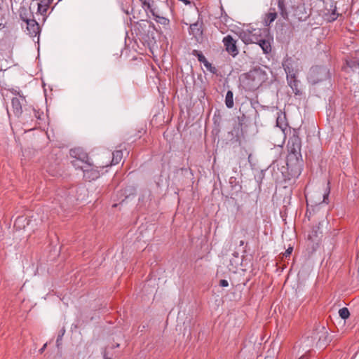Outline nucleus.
Instances as JSON below:
<instances>
[{
    "label": "nucleus",
    "instance_id": "obj_19",
    "mask_svg": "<svg viewBox=\"0 0 359 359\" xmlns=\"http://www.w3.org/2000/svg\"><path fill=\"white\" fill-rule=\"evenodd\" d=\"M338 15L339 14L336 13V7L334 6L332 13L330 15L329 18H327V20L330 22L334 21L337 18Z\"/></svg>",
    "mask_w": 359,
    "mask_h": 359
},
{
    "label": "nucleus",
    "instance_id": "obj_9",
    "mask_svg": "<svg viewBox=\"0 0 359 359\" xmlns=\"http://www.w3.org/2000/svg\"><path fill=\"white\" fill-rule=\"evenodd\" d=\"M189 32L198 40L203 34V22L197 21L195 23L191 24Z\"/></svg>",
    "mask_w": 359,
    "mask_h": 359
},
{
    "label": "nucleus",
    "instance_id": "obj_4",
    "mask_svg": "<svg viewBox=\"0 0 359 359\" xmlns=\"http://www.w3.org/2000/svg\"><path fill=\"white\" fill-rule=\"evenodd\" d=\"M223 43L226 50L232 57H236L238 54V49L236 46V40L233 39L231 35H227L223 39Z\"/></svg>",
    "mask_w": 359,
    "mask_h": 359
},
{
    "label": "nucleus",
    "instance_id": "obj_16",
    "mask_svg": "<svg viewBox=\"0 0 359 359\" xmlns=\"http://www.w3.org/2000/svg\"><path fill=\"white\" fill-rule=\"evenodd\" d=\"M226 106L231 109L233 107V94L232 91L228 90L225 97Z\"/></svg>",
    "mask_w": 359,
    "mask_h": 359
},
{
    "label": "nucleus",
    "instance_id": "obj_15",
    "mask_svg": "<svg viewBox=\"0 0 359 359\" xmlns=\"http://www.w3.org/2000/svg\"><path fill=\"white\" fill-rule=\"evenodd\" d=\"M259 45L262 48L264 53H269L271 50V46L269 41L262 39L259 41Z\"/></svg>",
    "mask_w": 359,
    "mask_h": 359
},
{
    "label": "nucleus",
    "instance_id": "obj_23",
    "mask_svg": "<svg viewBox=\"0 0 359 359\" xmlns=\"http://www.w3.org/2000/svg\"><path fill=\"white\" fill-rule=\"evenodd\" d=\"M292 250H293V248L292 247H290L289 248H287L285 252L283 253V257H288L290 256V255L292 254Z\"/></svg>",
    "mask_w": 359,
    "mask_h": 359
},
{
    "label": "nucleus",
    "instance_id": "obj_21",
    "mask_svg": "<svg viewBox=\"0 0 359 359\" xmlns=\"http://www.w3.org/2000/svg\"><path fill=\"white\" fill-rule=\"evenodd\" d=\"M242 41L245 43H252V40L250 38V36L247 35L246 34H244L243 35L241 36Z\"/></svg>",
    "mask_w": 359,
    "mask_h": 359
},
{
    "label": "nucleus",
    "instance_id": "obj_6",
    "mask_svg": "<svg viewBox=\"0 0 359 359\" xmlns=\"http://www.w3.org/2000/svg\"><path fill=\"white\" fill-rule=\"evenodd\" d=\"M26 103V100L24 96L20 97H13L11 101L13 114L16 116H20L22 114V106Z\"/></svg>",
    "mask_w": 359,
    "mask_h": 359
},
{
    "label": "nucleus",
    "instance_id": "obj_8",
    "mask_svg": "<svg viewBox=\"0 0 359 359\" xmlns=\"http://www.w3.org/2000/svg\"><path fill=\"white\" fill-rule=\"evenodd\" d=\"M30 219H27V217L24 216L18 217L15 221L14 226L16 229H25L26 226H31V227H34L33 222L36 221V219H33V216L30 217Z\"/></svg>",
    "mask_w": 359,
    "mask_h": 359
},
{
    "label": "nucleus",
    "instance_id": "obj_26",
    "mask_svg": "<svg viewBox=\"0 0 359 359\" xmlns=\"http://www.w3.org/2000/svg\"><path fill=\"white\" fill-rule=\"evenodd\" d=\"M11 92L13 94H14V95H19V97H20V96H22V95H21V93H20V91H18V90H15V89H12V90H11Z\"/></svg>",
    "mask_w": 359,
    "mask_h": 359
},
{
    "label": "nucleus",
    "instance_id": "obj_12",
    "mask_svg": "<svg viewBox=\"0 0 359 359\" xmlns=\"http://www.w3.org/2000/svg\"><path fill=\"white\" fill-rule=\"evenodd\" d=\"M71 156L75 158V159H79L84 163H90L89 158L87 154L81 152L79 149H71L70 150Z\"/></svg>",
    "mask_w": 359,
    "mask_h": 359
},
{
    "label": "nucleus",
    "instance_id": "obj_36",
    "mask_svg": "<svg viewBox=\"0 0 359 359\" xmlns=\"http://www.w3.org/2000/svg\"><path fill=\"white\" fill-rule=\"evenodd\" d=\"M290 87H292L293 88V86L291 82H290Z\"/></svg>",
    "mask_w": 359,
    "mask_h": 359
},
{
    "label": "nucleus",
    "instance_id": "obj_13",
    "mask_svg": "<svg viewBox=\"0 0 359 359\" xmlns=\"http://www.w3.org/2000/svg\"><path fill=\"white\" fill-rule=\"evenodd\" d=\"M278 16V13L274 8H271L269 12L266 14L264 18V24L266 26H269Z\"/></svg>",
    "mask_w": 359,
    "mask_h": 359
},
{
    "label": "nucleus",
    "instance_id": "obj_17",
    "mask_svg": "<svg viewBox=\"0 0 359 359\" xmlns=\"http://www.w3.org/2000/svg\"><path fill=\"white\" fill-rule=\"evenodd\" d=\"M72 164L76 169H81L83 172V168L86 167V165H88V163H86L79 159H74L72 161Z\"/></svg>",
    "mask_w": 359,
    "mask_h": 359
},
{
    "label": "nucleus",
    "instance_id": "obj_22",
    "mask_svg": "<svg viewBox=\"0 0 359 359\" xmlns=\"http://www.w3.org/2000/svg\"><path fill=\"white\" fill-rule=\"evenodd\" d=\"M204 65L210 72H211L212 73H215L216 68L215 67H212V65L208 60L205 61Z\"/></svg>",
    "mask_w": 359,
    "mask_h": 359
},
{
    "label": "nucleus",
    "instance_id": "obj_14",
    "mask_svg": "<svg viewBox=\"0 0 359 359\" xmlns=\"http://www.w3.org/2000/svg\"><path fill=\"white\" fill-rule=\"evenodd\" d=\"M123 158V152L121 150L115 151L112 153V159L111 161V165H116L118 164Z\"/></svg>",
    "mask_w": 359,
    "mask_h": 359
},
{
    "label": "nucleus",
    "instance_id": "obj_34",
    "mask_svg": "<svg viewBox=\"0 0 359 359\" xmlns=\"http://www.w3.org/2000/svg\"><path fill=\"white\" fill-rule=\"evenodd\" d=\"M118 346H119L118 344H115V347H118Z\"/></svg>",
    "mask_w": 359,
    "mask_h": 359
},
{
    "label": "nucleus",
    "instance_id": "obj_25",
    "mask_svg": "<svg viewBox=\"0 0 359 359\" xmlns=\"http://www.w3.org/2000/svg\"><path fill=\"white\" fill-rule=\"evenodd\" d=\"M198 59L200 62H203V64L205 62V61H207V60L205 59V56L202 54H198Z\"/></svg>",
    "mask_w": 359,
    "mask_h": 359
},
{
    "label": "nucleus",
    "instance_id": "obj_33",
    "mask_svg": "<svg viewBox=\"0 0 359 359\" xmlns=\"http://www.w3.org/2000/svg\"><path fill=\"white\" fill-rule=\"evenodd\" d=\"M244 245V241H240V246H243Z\"/></svg>",
    "mask_w": 359,
    "mask_h": 359
},
{
    "label": "nucleus",
    "instance_id": "obj_27",
    "mask_svg": "<svg viewBox=\"0 0 359 359\" xmlns=\"http://www.w3.org/2000/svg\"><path fill=\"white\" fill-rule=\"evenodd\" d=\"M328 194H329V193H327V194H323V202H324V203H327V202H326V198H327V196H328Z\"/></svg>",
    "mask_w": 359,
    "mask_h": 359
},
{
    "label": "nucleus",
    "instance_id": "obj_10",
    "mask_svg": "<svg viewBox=\"0 0 359 359\" xmlns=\"http://www.w3.org/2000/svg\"><path fill=\"white\" fill-rule=\"evenodd\" d=\"M140 1L142 3V7L146 11H149V12L152 14L153 16L156 17V18L159 19L156 20L157 22L161 23L165 22V21L167 20L166 18L156 15L154 9L151 8V3H153V0H140Z\"/></svg>",
    "mask_w": 359,
    "mask_h": 359
},
{
    "label": "nucleus",
    "instance_id": "obj_31",
    "mask_svg": "<svg viewBox=\"0 0 359 359\" xmlns=\"http://www.w3.org/2000/svg\"><path fill=\"white\" fill-rule=\"evenodd\" d=\"M46 347V344H44L43 346L39 350L40 353H43Z\"/></svg>",
    "mask_w": 359,
    "mask_h": 359
},
{
    "label": "nucleus",
    "instance_id": "obj_7",
    "mask_svg": "<svg viewBox=\"0 0 359 359\" xmlns=\"http://www.w3.org/2000/svg\"><path fill=\"white\" fill-rule=\"evenodd\" d=\"M301 140L297 135H293L288 141L287 147L290 153L297 155L301 151Z\"/></svg>",
    "mask_w": 359,
    "mask_h": 359
},
{
    "label": "nucleus",
    "instance_id": "obj_20",
    "mask_svg": "<svg viewBox=\"0 0 359 359\" xmlns=\"http://www.w3.org/2000/svg\"><path fill=\"white\" fill-rule=\"evenodd\" d=\"M32 111L33 116L36 119V121L41 119V116H43V112H40L39 111H36L34 109H32Z\"/></svg>",
    "mask_w": 359,
    "mask_h": 359
},
{
    "label": "nucleus",
    "instance_id": "obj_28",
    "mask_svg": "<svg viewBox=\"0 0 359 359\" xmlns=\"http://www.w3.org/2000/svg\"><path fill=\"white\" fill-rule=\"evenodd\" d=\"M41 8H42V6H41V4H39V11L40 12H44V11H46V9L45 8H43V11H42V10H41Z\"/></svg>",
    "mask_w": 359,
    "mask_h": 359
},
{
    "label": "nucleus",
    "instance_id": "obj_2",
    "mask_svg": "<svg viewBox=\"0 0 359 359\" xmlns=\"http://www.w3.org/2000/svg\"><path fill=\"white\" fill-rule=\"evenodd\" d=\"M268 79L267 74L262 68H254L245 75L244 84L246 88L253 91L258 89Z\"/></svg>",
    "mask_w": 359,
    "mask_h": 359
},
{
    "label": "nucleus",
    "instance_id": "obj_32",
    "mask_svg": "<svg viewBox=\"0 0 359 359\" xmlns=\"http://www.w3.org/2000/svg\"><path fill=\"white\" fill-rule=\"evenodd\" d=\"M104 359H112L111 358L107 357L106 353L104 354Z\"/></svg>",
    "mask_w": 359,
    "mask_h": 359
},
{
    "label": "nucleus",
    "instance_id": "obj_3",
    "mask_svg": "<svg viewBox=\"0 0 359 359\" xmlns=\"http://www.w3.org/2000/svg\"><path fill=\"white\" fill-rule=\"evenodd\" d=\"M330 74L329 70L324 67H313L309 73V79L313 84L327 80L330 79Z\"/></svg>",
    "mask_w": 359,
    "mask_h": 359
},
{
    "label": "nucleus",
    "instance_id": "obj_35",
    "mask_svg": "<svg viewBox=\"0 0 359 359\" xmlns=\"http://www.w3.org/2000/svg\"><path fill=\"white\" fill-rule=\"evenodd\" d=\"M108 165H108V164H107L106 165H102V168H104V167H107V166H108Z\"/></svg>",
    "mask_w": 359,
    "mask_h": 359
},
{
    "label": "nucleus",
    "instance_id": "obj_18",
    "mask_svg": "<svg viewBox=\"0 0 359 359\" xmlns=\"http://www.w3.org/2000/svg\"><path fill=\"white\" fill-rule=\"evenodd\" d=\"M339 316L342 318V319H347L349 316H350V313H349V311L347 308L346 307H344L342 309H340L339 311Z\"/></svg>",
    "mask_w": 359,
    "mask_h": 359
},
{
    "label": "nucleus",
    "instance_id": "obj_30",
    "mask_svg": "<svg viewBox=\"0 0 359 359\" xmlns=\"http://www.w3.org/2000/svg\"><path fill=\"white\" fill-rule=\"evenodd\" d=\"M299 359H309V357L307 356V355H303Z\"/></svg>",
    "mask_w": 359,
    "mask_h": 359
},
{
    "label": "nucleus",
    "instance_id": "obj_1",
    "mask_svg": "<svg viewBox=\"0 0 359 359\" xmlns=\"http://www.w3.org/2000/svg\"><path fill=\"white\" fill-rule=\"evenodd\" d=\"M302 0H278V8L280 15L284 20L288 19V13L286 9V5H288L294 11V15L299 20H305L309 15L304 13V6L301 4Z\"/></svg>",
    "mask_w": 359,
    "mask_h": 359
},
{
    "label": "nucleus",
    "instance_id": "obj_37",
    "mask_svg": "<svg viewBox=\"0 0 359 359\" xmlns=\"http://www.w3.org/2000/svg\"><path fill=\"white\" fill-rule=\"evenodd\" d=\"M295 81H293V83H294V86H296V83H295Z\"/></svg>",
    "mask_w": 359,
    "mask_h": 359
},
{
    "label": "nucleus",
    "instance_id": "obj_5",
    "mask_svg": "<svg viewBox=\"0 0 359 359\" xmlns=\"http://www.w3.org/2000/svg\"><path fill=\"white\" fill-rule=\"evenodd\" d=\"M83 172L84 179L88 181L95 180L100 175L97 167H95L91 163H88V165H86V167L83 168Z\"/></svg>",
    "mask_w": 359,
    "mask_h": 359
},
{
    "label": "nucleus",
    "instance_id": "obj_24",
    "mask_svg": "<svg viewBox=\"0 0 359 359\" xmlns=\"http://www.w3.org/2000/svg\"><path fill=\"white\" fill-rule=\"evenodd\" d=\"M219 285L221 287H227L229 285V283L226 280L222 279L219 281Z\"/></svg>",
    "mask_w": 359,
    "mask_h": 359
},
{
    "label": "nucleus",
    "instance_id": "obj_11",
    "mask_svg": "<svg viewBox=\"0 0 359 359\" xmlns=\"http://www.w3.org/2000/svg\"><path fill=\"white\" fill-rule=\"evenodd\" d=\"M27 29L31 36H36L39 32V26L37 22L33 19H26Z\"/></svg>",
    "mask_w": 359,
    "mask_h": 359
},
{
    "label": "nucleus",
    "instance_id": "obj_38",
    "mask_svg": "<svg viewBox=\"0 0 359 359\" xmlns=\"http://www.w3.org/2000/svg\"><path fill=\"white\" fill-rule=\"evenodd\" d=\"M36 220L33 222V224L35 223V225H37V223H36Z\"/></svg>",
    "mask_w": 359,
    "mask_h": 359
},
{
    "label": "nucleus",
    "instance_id": "obj_29",
    "mask_svg": "<svg viewBox=\"0 0 359 359\" xmlns=\"http://www.w3.org/2000/svg\"><path fill=\"white\" fill-rule=\"evenodd\" d=\"M238 255H239V254H238V252H234L233 253V256L234 257H236V258H238Z\"/></svg>",
    "mask_w": 359,
    "mask_h": 359
}]
</instances>
